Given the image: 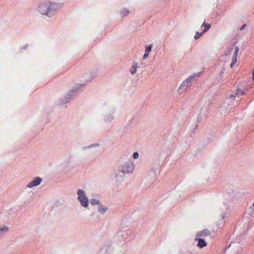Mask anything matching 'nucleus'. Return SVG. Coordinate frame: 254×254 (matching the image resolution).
I'll list each match as a JSON object with an SVG mask.
<instances>
[{"mask_svg": "<svg viewBox=\"0 0 254 254\" xmlns=\"http://www.w3.org/2000/svg\"><path fill=\"white\" fill-rule=\"evenodd\" d=\"M58 5L55 3L45 1L40 4L38 8V11L43 15L51 17L58 10Z\"/></svg>", "mask_w": 254, "mask_h": 254, "instance_id": "nucleus-1", "label": "nucleus"}, {"mask_svg": "<svg viewBox=\"0 0 254 254\" xmlns=\"http://www.w3.org/2000/svg\"><path fill=\"white\" fill-rule=\"evenodd\" d=\"M200 73H194L190 76L181 84L178 89V92L180 94H183L187 89L190 88L199 77Z\"/></svg>", "mask_w": 254, "mask_h": 254, "instance_id": "nucleus-2", "label": "nucleus"}, {"mask_svg": "<svg viewBox=\"0 0 254 254\" xmlns=\"http://www.w3.org/2000/svg\"><path fill=\"white\" fill-rule=\"evenodd\" d=\"M77 200L79 201L80 205L87 208L89 206V200L85 194V191H77Z\"/></svg>", "mask_w": 254, "mask_h": 254, "instance_id": "nucleus-3", "label": "nucleus"}, {"mask_svg": "<svg viewBox=\"0 0 254 254\" xmlns=\"http://www.w3.org/2000/svg\"><path fill=\"white\" fill-rule=\"evenodd\" d=\"M134 170V165L131 161H128L122 166L121 171L124 174L132 173Z\"/></svg>", "mask_w": 254, "mask_h": 254, "instance_id": "nucleus-4", "label": "nucleus"}, {"mask_svg": "<svg viewBox=\"0 0 254 254\" xmlns=\"http://www.w3.org/2000/svg\"><path fill=\"white\" fill-rule=\"evenodd\" d=\"M117 237L119 238H122L123 239L125 240H127V241H128L129 240L133 238L134 235H133L131 231L129 230L127 231H121L119 232L117 234Z\"/></svg>", "mask_w": 254, "mask_h": 254, "instance_id": "nucleus-5", "label": "nucleus"}, {"mask_svg": "<svg viewBox=\"0 0 254 254\" xmlns=\"http://www.w3.org/2000/svg\"><path fill=\"white\" fill-rule=\"evenodd\" d=\"M41 182L42 179L41 178L36 177L30 183H29L27 186L29 188H31L32 187L37 186L41 183Z\"/></svg>", "mask_w": 254, "mask_h": 254, "instance_id": "nucleus-6", "label": "nucleus"}, {"mask_svg": "<svg viewBox=\"0 0 254 254\" xmlns=\"http://www.w3.org/2000/svg\"><path fill=\"white\" fill-rule=\"evenodd\" d=\"M108 208L104 206L101 203L98 205V211L101 214H104L107 211Z\"/></svg>", "mask_w": 254, "mask_h": 254, "instance_id": "nucleus-7", "label": "nucleus"}, {"mask_svg": "<svg viewBox=\"0 0 254 254\" xmlns=\"http://www.w3.org/2000/svg\"><path fill=\"white\" fill-rule=\"evenodd\" d=\"M9 230L8 227L3 225L2 227H0V237L2 236L6 232Z\"/></svg>", "mask_w": 254, "mask_h": 254, "instance_id": "nucleus-8", "label": "nucleus"}, {"mask_svg": "<svg viewBox=\"0 0 254 254\" xmlns=\"http://www.w3.org/2000/svg\"><path fill=\"white\" fill-rule=\"evenodd\" d=\"M238 51H239L238 47H236L235 49V51H234V55H233V58H232V62L234 63H235V64L236 63V62L237 61V56H238Z\"/></svg>", "mask_w": 254, "mask_h": 254, "instance_id": "nucleus-9", "label": "nucleus"}, {"mask_svg": "<svg viewBox=\"0 0 254 254\" xmlns=\"http://www.w3.org/2000/svg\"><path fill=\"white\" fill-rule=\"evenodd\" d=\"M109 247L104 246L102 247L98 253V254H109Z\"/></svg>", "mask_w": 254, "mask_h": 254, "instance_id": "nucleus-10", "label": "nucleus"}, {"mask_svg": "<svg viewBox=\"0 0 254 254\" xmlns=\"http://www.w3.org/2000/svg\"><path fill=\"white\" fill-rule=\"evenodd\" d=\"M201 27H204V29H203V33L206 32L211 27V25L209 23H205L204 22L201 25Z\"/></svg>", "mask_w": 254, "mask_h": 254, "instance_id": "nucleus-11", "label": "nucleus"}, {"mask_svg": "<svg viewBox=\"0 0 254 254\" xmlns=\"http://www.w3.org/2000/svg\"><path fill=\"white\" fill-rule=\"evenodd\" d=\"M89 202L92 205H98L100 204V203H101L99 200L95 199V198H91L89 200Z\"/></svg>", "mask_w": 254, "mask_h": 254, "instance_id": "nucleus-12", "label": "nucleus"}, {"mask_svg": "<svg viewBox=\"0 0 254 254\" xmlns=\"http://www.w3.org/2000/svg\"><path fill=\"white\" fill-rule=\"evenodd\" d=\"M137 67H138V65H137V64H134L131 66L130 69V72L131 74H134V73H135L137 71Z\"/></svg>", "mask_w": 254, "mask_h": 254, "instance_id": "nucleus-13", "label": "nucleus"}, {"mask_svg": "<svg viewBox=\"0 0 254 254\" xmlns=\"http://www.w3.org/2000/svg\"><path fill=\"white\" fill-rule=\"evenodd\" d=\"M28 208V206H26L25 204L21 205L18 207V209L17 210V211H22V212L26 211Z\"/></svg>", "mask_w": 254, "mask_h": 254, "instance_id": "nucleus-14", "label": "nucleus"}, {"mask_svg": "<svg viewBox=\"0 0 254 254\" xmlns=\"http://www.w3.org/2000/svg\"><path fill=\"white\" fill-rule=\"evenodd\" d=\"M198 246L200 248H202L206 246V244L203 239H199L198 240Z\"/></svg>", "mask_w": 254, "mask_h": 254, "instance_id": "nucleus-15", "label": "nucleus"}, {"mask_svg": "<svg viewBox=\"0 0 254 254\" xmlns=\"http://www.w3.org/2000/svg\"><path fill=\"white\" fill-rule=\"evenodd\" d=\"M204 34V33H203V31L201 33H199L198 32H196L194 36V38L195 39H199L200 37H201L202 36V35Z\"/></svg>", "mask_w": 254, "mask_h": 254, "instance_id": "nucleus-16", "label": "nucleus"}, {"mask_svg": "<svg viewBox=\"0 0 254 254\" xmlns=\"http://www.w3.org/2000/svg\"><path fill=\"white\" fill-rule=\"evenodd\" d=\"M151 48H152V46L150 45L146 46L145 53L149 54L151 50Z\"/></svg>", "mask_w": 254, "mask_h": 254, "instance_id": "nucleus-17", "label": "nucleus"}, {"mask_svg": "<svg viewBox=\"0 0 254 254\" xmlns=\"http://www.w3.org/2000/svg\"><path fill=\"white\" fill-rule=\"evenodd\" d=\"M138 153L137 152H135L133 154V157L134 159H136L138 157Z\"/></svg>", "mask_w": 254, "mask_h": 254, "instance_id": "nucleus-18", "label": "nucleus"}, {"mask_svg": "<svg viewBox=\"0 0 254 254\" xmlns=\"http://www.w3.org/2000/svg\"><path fill=\"white\" fill-rule=\"evenodd\" d=\"M128 12H129V11L128 10H124V11L122 12V14L123 16H125L128 13Z\"/></svg>", "mask_w": 254, "mask_h": 254, "instance_id": "nucleus-19", "label": "nucleus"}, {"mask_svg": "<svg viewBox=\"0 0 254 254\" xmlns=\"http://www.w3.org/2000/svg\"><path fill=\"white\" fill-rule=\"evenodd\" d=\"M60 204V202L59 201H58L54 205L52 206V209H51V211L52 210H53L55 208V206H57V207H59V204Z\"/></svg>", "mask_w": 254, "mask_h": 254, "instance_id": "nucleus-20", "label": "nucleus"}, {"mask_svg": "<svg viewBox=\"0 0 254 254\" xmlns=\"http://www.w3.org/2000/svg\"><path fill=\"white\" fill-rule=\"evenodd\" d=\"M149 54L145 53L144 55L143 56L142 59L143 60H145L148 57Z\"/></svg>", "mask_w": 254, "mask_h": 254, "instance_id": "nucleus-21", "label": "nucleus"}, {"mask_svg": "<svg viewBox=\"0 0 254 254\" xmlns=\"http://www.w3.org/2000/svg\"><path fill=\"white\" fill-rule=\"evenodd\" d=\"M247 25L246 24H243L242 27L240 28V30L241 31H242L243 29H244L245 28V27H246Z\"/></svg>", "mask_w": 254, "mask_h": 254, "instance_id": "nucleus-22", "label": "nucleus"}, {"mask_svg": "<svg viewBox=\"0 0 254 254\" xmlns=\"http://www.w3.org/2000/svg\"><path fill=\"white\" fill-rule=\"evenodd\" d=\"M237 93L240 94L241 95H244V91L242 90H239L237 92Z\"/></svg>", "mask_w": 254, "mask_h": 254, "instance_id": "nucleus-23", "label": "nucleus"}, {"mask_svg": "<svg viewBox=\"0 0 254 254\" xmlns=\"http://www.w3.org/2000/svg\"><path fill=\"white\" fill-rule=\"evenodd\" d=\"M235 64V63H233V62H232V63L231 64H230V67H231V68H233V66H234V65Z\"/></svg>", "mask_w": 254, "mask_h": 254, "instance_id": "nucleus-24", "label": "nucleus"}]
</instances>
